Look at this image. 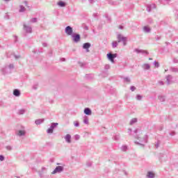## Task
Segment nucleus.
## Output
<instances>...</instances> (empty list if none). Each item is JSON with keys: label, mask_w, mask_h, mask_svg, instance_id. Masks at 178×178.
Wrapping results in <instances>:
<instances>
[{"label": "nucleus", "mask_w": 178, "mask_h": 178, "mask_svg": "<svg viewBox=\"0 0 178 178\" xmlns=\"http://www.w3.org/2000/svg\"><path fill=\"white\" fill-rule=\"evenodd\" d=\"M118 42H122H122H124V45H126V42L127 41V38H124L122 35H118Z\"/></svg>", "instance_id": "f257e3e1"}, {"label": "nucleus", "mask_w": 178, "mask_h": 178, "mask_svg": "<svg viewBox=\"0 0 178 178\" xmlns=\"http://www.w3.org/2000/svg\"><path fill=\"white\" fill-rule=\"evenodd\" d=\"M118 54H107V58L113 63L115 58H117Z\"/></svg>", "instance_id": "f03ea898"}, {"label": "nucleus", "mask_w": 178, "mask_h": 178, "mask_svg": "<svg viewBox=\"0 0 178 178\" xmlns=\"http://www.w3.org/2000/svg\"><path fill=\"white\" fill-rule=\"evenodd\" d=\"M65 33L67 35H72V33H73V29L70 26H67L65 28Z\"/></svg>", "instance_id": "7ed1b4c3"}, {"label": "nucleus", "mask_w": 178, "mask_h": 178, "mask_svg": "<svg viewBox=\"0 0 178 178\" xmlns=\"http://www.w3.org/2000/svg\"><path fill=\"white\" fill-rule=\"evenodd\" d=\"M62 170H63V167L58 166V167H56V168L54 170V172L52 173H53V175H55V173L62 172Z\"/></svg>", "instance_id": "20e7f679"}, {"label": "nucleus", "mask_w": 178, "mask_h": 178, "mask_svg": "<svg viewBox=\"0 0 178 178\" xmlns=\"http://www.w3.org/2000/svg\"><path fill=\"white\" fill-rule=\"evenodd\" d=\"M72 37L76 42H79V41H80V35L75 33L72 35Z\"/></svg>", "instance_id": "39448f33"}, {"label": "nucleus", "mask_w": 178, "mask_h": 178, "mask_svg": "<svg viewBox=\"0 0 178 178\" xmlns=\"http://www.w3.org/2000/svg\"><path fill=\"white\" fill-rule=\"evenodd\" d=\"M90 47H91V44H90V43H85L83 44V49H87V52H89L90 50H88V48H90Z\"/></svg>", "instance_id": "423d86ee"}, {"label": "nucleus", "mask_w": 178, "mask_h": 178, "mask_svg": "<svg viewBox=\"0 0 178 178\" xmlns=\"http://www.w3.org/2000/svg\"><path fill=\"white\" fill-rule=\"evenodd\" d=\"M166 80H167V84H172V76L170 75H168L166 77Z\"/></svg>", "instance_id": "0eeeda50"}, {"label": "nucleus", "mask_w": 178, "mask_h": 178, "mask_svg": "<svg viewBox=\"0 0 178 178\" xmlns=\"http://www.w3.org/2000/svg\"><path fill=\"white\" fill-rule=\"evenodd\" d=\"M147 177H148V178H154V177H155V173H154L152 172H148L147 175Z\"/></svg>", "instance_id": "6e6552de"}, {"label": "nucleus", "mask_w": 178, "mask_h": 178, "mask_svg": "<svg viewBox=\"0 0 178 178\" xmlns=\"http://www.w3.org/2000/svg\"><path fill=\"white\" fill-rule=\"evenodd\" d=\"M65 140L66 141H67L68 143H72V136L70 134H67L65 136Z\"/></svg>", "instance_id": "1a4fd4ad"}, {"label": "nucleus", "mask_w": 178, "mask_h": 178, "mask_svg": "<svg viewBox=\"0 0 178 178\" xmlns=\"http://www.w3.org/2000/svg\"><path fill=\"white\" fill-rule=\"evenodd\" d=\"M13 95H15V97H19V95H20V90L17 89L14 90Z\"/></svg>", "instance_id": "9d476101"}, {"label": "nucleus", "mask_w": 178, "mask_h": 178, "mask_svg": "<svg viewBox=\"0 0 178 178\" xmlns=\"http://www.w3.org/2000/svg\"><path fill=\"white\" fill-rule=\"evenodd\" d=\"M84 113H86V115H91V110L88 108H86L84 110Z\"/></svg>", "instance_id": "9b49d317"}, {"label": "nucleus", "mask_w": 178, "mask_h": 178, "mask_svg": "<svg viewBox=\"0 0 178 178\" xmlns=\"http://www.w3.org/2000/svg\"><path fill=\"white\" fill-rule=\"evenodd\" d=\"M17 136H24V134H26V131H19L18 133L17 134Z\"/></svg>", "instance_id": "f8f14e48"}, {"label": "nucleus", "mask_w": 178, "mask_h": 178, "mask_svg": "<svg viewBox=\"0 0 178 178\" xmlns=\"http://www.w3.org/2000/svg\"><path fill=\"white\" fill-rule=\"evenodd\" d=\"M158 98L160 100V102H164V101H165V96L159 95L158 97Z\"/></svg>", "instance_id": "ddd939ff"}, {"label": "nucleus", "mask_w": 178, "mask_h": 178, "mask_svg": "<svg viewBox=\"0 0 178 178\" xmlns=\"http://www.w3.org/2000/svg\"><path fill=\"white\" fill-rule=\"evenodd\" d=\"M137 52H140L141 54H143L144 55H148V51L146 50H136Z\"/></svg>", "instance_id": "4468645a"}, {"label": "nucleus", "mask_w": 178, "mask_h": 178, "mask_svg": "<svg viewBox=\"0 0 178 178\" xmlns=\"http://www.w3.org/2000/svg\"><path fill=\"white\" fill-rule=\"evenodd\" d=\"M58 5L59 6H61V7H65V6H66V3H65V2H63V1H59V2L58 3Z\"/></svg>", "instance_id": "2eb2a0df"}, {"label": "nucleus", "mask_w": 178, "mask_h": 178, "mask_svg": "<svg viewBox=\"0 0 178 178\" xmlns=\"http://www.w3.org/2000/svg\"><path fill=\"white\" fill-rule=\"evenodd\" d=\"M118 42L117 41L113 42V43H112L113 48H116L118 47Z\"/></svg>", "instance_id": "dca6fc26"}, {"label": "nucleus", "mask_w": 178, "mask_h": 178, "mask_svg": "<svg viewBox=\"0 0 178 178\" xmlns=\"http://www.w3.org/2000/svg\"><path fill=\"white\" fill-rule=\"evenodd\" d=\"M150 66L148 64H145L143 65V69H145V70H148V69H149Z\"/></svg>", "instance_id": "f3484780"}, {"label": "nucleus", "mask_w": 178, "mask_h": 178, "mask_svg": "<svg viewBox=\"0 0 178 178\" xmlns=\"http://www.w3.org/2000/svg\"><path fill=\"white\" fill-rule=\"evenodd\" d=\"M150 30H151V29H150L148 26H145V27H144V31H145L146 33H149Z\"/></svg>", "instance_id": "a211bd4d"}, {"label": "nucleus", "mask_w": 178, "mask_h": 178, "mask_svg": "<svg viewBox=\"0 0 178 178\" xmlns=\"http://www.w3.org/2000/svg\"><path fill=\"white\" fill-rule=\"evenodd\" d=\"M25 27V30L28 32V33H31V28L30 27H27L26 26H24Z\"/></svg>", "instance_id": "6ab92c4d"}, {"label": "nucleus", "mask_w": 178, "mask_h": 178, "mask_svg": "<svg viewBox=\"0 0 178 178\" xmlns=\"http://www.w3.org/2000/svg\"><path fill=\"white\" fill-rule=\"evenodd\" d=\"M42 122H44V120H38L35 121V124H41V123H42Z\"/></svg>", "instance_id": "aec40b11"}, {"label": "nucleus", "mask_w": 178, "mask_h": 178, "mask_svg": "<svg viewBox=\"0 0 178 178\" xmlns=\"http://www.w3.org/2000/svg\"><path fill=\"white\" fill-rule=\"evenodd\" d=\"M24 10H26V8H24L23 6H21L19 12H24Z\"/></svg>", "instance_id": "412c9836"}, {"label": "nucleus", "mask_w": 178, "mask_h": 178, "mask_svg": "<svg viewBox=\"0 0 178 178\" xmlns=\"http://www.w3.org/2000/svg\"><path fill=\"white\" fill-rule=\"evenodd\" d=\"M58 126V123H52L51 127L54 129Z\"/></svg>", "instance_id": "4be33fe9"}, {"label": "nucleus", "mask_w": 178, "mask_h": 178, "mask_svg": "<svg viewBox=\"0 0 178 178\" xmlns=\"http://www.w3.org/2000/svg\"><path fill=\"white\" fill-rule=\"evenodd\" d=\"M54 132V128L50 127L48 130H47V133H53Z\"/></svg>", "instance_id": "5701e85b"}, {"label": "nucleus", "mask_w": 178, "mask_h": 178, "mask_svg": "<svg viewBox=\"0 0 178 178\" xmlns=\"http://www.w3.org/2000/svg\"><path fill=\"white\" fill-rule=\"evenodd\" d=\"M74 126H75L76 127H79V121H75V122H74Z\"/></svg>", "instance_id": "b1692460"}, {"label": "nucleus", "mask_w": 178, "mask_h": 178, "mask_svg": "<svg viewBox=\"0 0 178 178\" xmlns=\"http://www.w3.org/2000/svg\"><path fill=\"white\" fill-rule=\"evenodd\" d=\"M172 72H178V68H176V67L172 68Z\"/></svg>", "instance_id": "393cba45"}, {"label": "nucleus", "mask_w": 178, "mask_h": 178, "mask_svg": "<svg viewBox=\"0 0 178 178\" xmlns=\"http://www.w3.org/2000/svg\"><path fill=\"white\" fill-rule=\"evenodd\" d=\"M136 122H137V118H134V119L131 120V123H136Z\"/></svg>", "instance_id": "a878e982"}, {"label": "nucleus", "mask_w": 178, "mask_h": 178, "mask_svg": "<svg viewBox=\"0 0 178 178\" xmlns=\"http://www.w3.org/2000/svg\"><path fill=\"white\" fill-rule=\"evenodd\" d=\"M84 123H86V124H88V118H85L84 119Z\"/></svg>", "instance_id": "bb28decb"}, {"label": "nucleus", "mask_w": 178, "mask_h": 178, "mask_svg": "<svg viewBox=\"0 0 178 178\" xmlns=\"http://www.w3.org/2000/svg\"><path fill=\"white\" fill-rule=\"evenodd\" d=\"M32 23H35L37 22V18H33L31 19Z\"/></svg>", "instance_id": "cd10ccee"}, {"label": "nucleus", "mask_w": 178, "mask_h": 178, "mask_svg": "<svg viewBox=\"0 0 178 178\" xmlns=\"http://www.w3.org/2000/svg\"><path fill=\"white\" fill-rule=\"evenodd\" d=\"M136 98H137V99L140 100L143 98V97H141V95H138Z\"/></svg>", "instance_id": "c85d7f7f"}, {"label": "nucleus", "mask_w": 178, "mask_h": 178, "mask_svg": "<svg viewBox=\"0 0 178 178\" xmlns=\"http://www.w3.org/2000/svg\"><path fill=\"white\" fill-rule=\"evenodd\" d=\"M23 113H24V110H20L19 115H23Z\"/></svg>", "instance_id": "c756f323"}, {"label": "nucleus", "mask_w": 178, "mask_h": 178, "mask_svg": "<svg viewBox=\"0 0 178 178\" xmlns=\"http://www.w3.org/2000/svg\"><path fill=\"white\" fill-rule=\"evenodd\" d=\"M124 80L125 81H127V83H130V79H129L128 78H125Z\"/></svg>", "instance_id": "7c9ffc66"}, {"label": "nucleus", "mask_w": 178, "mask_h": 178, "mask_svg": "<svg viewBox=\"0 0 178 178\" xmlns=\"http://www.w3.org/2000/svg\"><path fill=\"white\" fill-rule=\"evenodd\" d=\"M159 84H160V86H163V81H159Z\"/></svg>", "instance_id": "2f4dec72"}, {"label": "nucleus", "mask_w": 178, "mask_h": 178, "mask_svg": "<svg viewBox=\"0 0 178 178\" xmlns=\"http://www.w3.org/2000/svg\"><path fill=\"white\" fill-rule=\"evenodd\" d=\"M122 149H123V151H126V149H127V146H123Z\"/></svg>", "instance_id": "473e14b6"}, {"label": "nucleus", "mask_w": 178, "mask_h": 178, "mask_svg": "<svg viewBox=\"0 0 178 178\" xmlns=\"http://www.w3.org/2000/svg\"><path fill=\"white\" fill-rule=\"evenodd\" d=\"M131 91H134V90H136V87L131 86Z\"/></svg>", "instance_id": "72a5a7b5"}, {"label": "nucleus", "mask_w": 178, "mask_h": 178, "mask_svg": "<svg viewBox=\"0 0 178 178\" xmlns=\"http://www.w3.org/2000/svg\"><path fill=\"white\" fill-rule=\"evenodd\" d=\"M3 159H5L3 156H0V161H3Z\"/></svg>", "instance_id": "f704fd0d"}, {"label": "nucleus", "mask_w": 178, "mask_h": 178, "mask_svg": "<svg viewBox=\"0 0 178 178\" xmlns=\"http://www.w3.org/2000/svg\"><path fill=\"white\" fill-rule=\"evenodd\" d=\"M75 138H76V140H79V138H80V136H79V135H76V136H75Z\"/></svg>", "instance_id": "c9c22d12"}, {"label": "nucleus", "mask_w": 178, "mask_h": 178, "mask_svg": "<svg viewBox=\"0 0 178 178\" xmlns=\"http://www.w3.org/2000/svg\"><path fill=\"white\" fill-rule=\"evenodd\" d=\"M147 10H148V12H151V7H147Z\"/></svg>", "instance_id": "e433bc0d"}, {"label": "nucleus", "mask_w": 178, "mask_h": 178, "mask_svg": "<svg viewBox=\"0 0 178 178\" xmlns=\"http://www.w3.org/2000/svg\"><path fill=\"white\" fill-rule=\"evenodd\" d=\"M174 63H178V60L174 59Z\"/></svg>", "instance_id": "4c0bfd02"}, {"label": "nucleus", "mask_w": 178, "mask_h": 178, "mask_svg": "<svg viewBox=\"0 0 178 178\" xmlns=\"http://www.w3.org/2000/svg\"><path fill=\"white\" fill-rule=\"evenodd\" d=\"M7 149H12V148L10 147H9V146L7 147Z\"/></svg>", "instance_id": "58836bf2"}, {"label": "nucleus", "mask_w": 178, "mask_h": 178, "mask_svg": "<svg viewBox=\"0 0 178 178\" xmlns=\"http://www.w3.org/2000/svg\"><path fill=\"white\" fill-rule=\"evenodd\" d=\"M159 66V63H156V67Z\"/></svg>", "instance_id": "ea45409f"}, {"label": "nucleus", "mask_w": 178, "mask_h": 178, "mask_svg": "<svg viewBox=\"0 0 178 178\" xmlns=\"http://www.w3.org/2000/svg\"><path fill=\"white\" fill-rule=\"evenodd\" d=\"M120 29H123V26H120Z\"/></svg>", "instance_id": "a19ab883"}, {"label": "nucleus", "mask_w": 178, "mask_h": 178, "mask_svg": "<svg viewBox=\"0 0 178 178\" xmlns=\"http://www.w3.org/2000/svg\"><path fill=\"white\" fill-rule=\"evenodd\" d=\"M165 1H166L167 2H169L170 0H165Z\"/></svg>", "instance_id": "79ce46f5"}, {"label": "nucleus", "mask_w": 178, "mask_h": 178, "mask_svg": "<svg viewBox=\"0 0 178 178\" xmlns=\"http://www.w3.org/2000/svg\"><path fill=\"white\" fill-rule=\"evenodd\" d=\"M63 60H65V58H63Z\"/></svg>", "instance_id": "37998d69"}, {"label": "nucleus", "mask_w": 178, "mask_h": 178, "mask_svg": "<svg viewBox=\"0 0 178 178\" xmlns=\"http://www.w3.org/2000/svg\"><path fill=\"white\" fill-rule=\"evenodd\" d=\"M5 1H9V0H5Z\"/></svg>", "instance_id": "c03bdc74"}]
</instances>
